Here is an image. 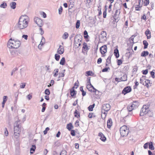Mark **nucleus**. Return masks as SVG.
Here are the masks:
<instances>
[{
    "label": "nucleus",
    "mask_w": 155,
    "mask_h": 155,
    "mask_svg": "<svg viewBox=\"0 0 155 155\" xmlns=\"http://www.w3.org/2000/svg\"><path fill=\"white\" fill-rule=\"evenodd\" d=\"M143 44L144 45L143 48L144 49L147 48L148 45L147 42L146 40H144L143 41Z\"/></svg>",
    "instance_id": "obj_32"
},
{
    "label": "nucleus",
    "mask_w": 155,
    "mask_h": 155,
    "mask_svg": "<svg viewBox=\"0 0 155 155\" xmlns=\"http://www.w3.org/2000/svg\"><path fill=\"white\" fill-rule=\"evenodd\" d=\"M16 3L15 2H13L10 4L11 7L13 9H15L16 7Z\"/></svg>",
    "instance_id": "obj_27"
},
{
    "label": "nucleus",
    "mask_w": 155,
    "mask_h": 155,
    "mask_svg": "<svg viewBox=\"0 0 155 155\" xmlns=\"http://www.w3.org/2000/svg\"><path fill=\"white\" fill-rule=\"evenodd\" d=\"M71 134L72 136H75V130H71Z\"/></svg>",
    "instance_id": "obj_56"
},
{
    "label": "nucleus",
    "mask_w": 155,
    "mask_h": 155,
    "mask_svg": "<svg viewBox=\"0 0 155 155\" xmlns=\"http://www.w3.org/2000/svg\"><path fill=\"white\" fill-rule=\"evenodd\" d=\"M36 147L35 145H33L30 148V153H33L35 151Z\"/></svg>",
    "instance_id": "obj_26"
},
{
    "label": "nucleus",
    "mask_w": 155,
    "mask_h": 155,
    "mask_svg": "<svg viewBox=\"0 0 155 155\" xmlns=\"http://www.w3.org/2000/svg\"><path fill=\"white\" fill-rule=\"evenodd\" d=\"M149 54V52L147 51H142L141 54V56L142 57H145Z\"/></svg>",
    "instance_id": "obj_23"
},
{
    "label": "nucleus",
    "mask_w": 155,
    "mask_h": 155,
    "mask_svg": "<svg viewBox=\"0 0 155 155\" xmlns=\"http://www.w3.org/2000/svg\"><path fill=\"white\" fill-rule=\"evenodd\" d=\"M119 5H120V8L119 9H117V8H116V11L115 12V13L113 17L114 18V19L115 21H117V22L119 20V15L120 13V11H118V10H120V9L121 8V6L120 4H119Z\"/></svg>",
    "instance_id": "obj_6"
},
{
    "label": "nucleus",
    "mask_w": 155,
    "mask_h": 155,
    "mask_svg": "<svg viewBox=\"0 0 155 155\" xmlns=\"http://www.w3.org/2000/svg\"><path fill=\"white\" fill-rule=\"evenodd\" d=\"M89 118H91L93 117H95L96 116L93 113H89L88 116Z\"/></svg>",
    "instance_id": "obj_47"
},
{
    "label": "nucleus",
    "mask_w": 155,
    "mask_h": 155,
    "mask_svg": "<svg viewBox=\"0 0 155 155\" xmlns=\"http://www.w3.org/2000/svg\"><path fill=\"white\" fill-rule=\"evenodd\" d=\"M20 135V133H14V135L15 138L17 140H19V138Z\"/></svg>",
    "instance_id": "obj_30"
},
{
    "label": "nucleus",
    "mask_w": 155,
    "mask_h": 155,
    "mask_svg": "<svg viewBox=\"0 0 155 155\" xmlns=\"http://www.w3.org/2000/svg\"><path fill=\"white\" fill-rule=\"evenodd\" d=\"M64 50L63 46L60 45L59 46V48L58 49L57 53L60 54H63Z\"/></svg>",
    "instance_id": "obj_12"
},
{
    "label": "nucleus",
    "mask_w": 155,
    "mask_h": 155,
    "mask_svg": "<svg viewBox=\"0 0 155 155\" xmlns=\"http://www.w3.org/2000/svg\"><path fill=\"white\" fill-rule=\"evenodd\" d=\"M110 70V68L109 67H106L104 68H103L102 71V72H107L108 70Z\"/></svg>",
    "instance_id": "obj_44"
},
{
    "label": "nucleus",
    "mask_w": 155,
    "mask_h": 155,
    "mask_svg": "<svg viewBox=\"0 0 155 155\" xmlns=\"http://www.w3.org/2000/svg\"><path fill=\"white\" fill-rule=\"evenodd\" d=\"M67 152L65 150H63L61 151L60 155H67Z\"/></svg>",
    "instance_id": "obj_42"
},
{
    "label": "nucleus",
    "mask_w": 155,
    "mask_h": 155,
    "mask_svg": "<svg viewBox=\"0 0 155 155\" xmlns=\"http://www.w3.org/2000/svg\"><path fill=\"white\" fill-rule=\"evenodd\" d=\"M74 87H72L70 90V94L71 97L75 96L77 93V91L74 90Z\"/></svg>",
    "instance_id": "obj_14"
},
{
    "label": "nucleus",
    "mask_w": 155,
    "mask_h": 155,
    "mask_svg": "<svg viewBox=\"0 0 155 155\" xmlns=\"http://www.w3.org/2000/svg\"><path fill=\"white\" fill-rule=\"evenodd\" d=\"M149 148L150 149L153 150L154 149L153 143L152 142H150L149 143Z\"/></svg>",
    "instance_id": "obj_25"
},
{
    "label": "nucleus",
    "mask_w": 155,
    "mask_h": 155,
    "mask_svg": "<svg viewBox=\"0 0 155 155\" xmlns=\"http://www.w3.org/2000/svg\"><path fill=\"white\" fill-rule=\"evenodd\" d=\"M68 34L67 32H65L64 33L63 36V38L65 39H66L68 38Z\"/></svg>",
    "instance_id": "obj_43"
},
{
    "label": "nucleus",
    "mask_w": 155,
    "mask_h": 155,
    "mask_svg": "<svg viewBox=\"0 0 155 155\" xmlns=\"http://www.w3.org/2000/svg\"><path fill=\"white\" fill-rule=\"evenodd\" d=\"M149 107L146 105H144L141 108L140 112V116H143L144 115L150 113Z\"/></svg>",
    "instance_id": "obj_4"
},
{
    "label": "nucleus",
    "mask_w": 155,
    "mask_h": 155,
    "mask_svg": "<svg viewBox=\"0 0 155 155\" xmlns=\"http://www.w3.org/2000/svg\"><path fill=\"white\" fill-rule=\"evenodd\" d=\"M86 74H87V76H92V74H94L93 72L91 71H88L86 72Z\"/></svg>",
    "instance_id": "obj_41"
},
{
    "label": "nucleus",
    "mask_w": 155,
    "mask_h": 155,
    "mask_svg": "<svg viewBox=\"0 0 155 155\" xmlns=\"http://www.w3.org/2000/svg\"><path fill=\"white\" fill-rule=\"evenodd\" d=\"M50 129L48 127H47L45 128V130L43 131L44 134H46L48 132V131Z\"/></svg>",
    "instance_id": "obj_54"
},
{
    "label": "nucleus",
    "mask_w": 155,
    "mask_h": 155,
    "mask_svg": "<svg viewBox=\"0 0 155 155\" xmlns=\"http://www.w3.org/2000/svg\"><path fill=\"white\" fill-rule=\"evenodd\" d=\"M100 139L103 142L105 141L106 140V137L104 135L102 136V137H101L100 138Z\"/></svg>",
    "instance_id": "obj_52"
},
{
    "label": "nucleus",
    "mask_w": 155,
    "mask_h": 155,
    "mask_svg": "<svg viewBox=\"0 0 155 155\" xmlns=\"http://www.w3.org/2000/svg\"><path fill=\"white\" fill-rule=\"evenodd\" d=\"M63 10V8L61 6L60 8L58 9V12L60 15L61 14Z\"/></svg>",
    "instance_id": "obj_59"
},
{
    "label": "nucleus",
    "mask_w": 155,
    "mask_h": 155,
    "mask_svg": "<svg viewBox=\"0 0 155 155\" xmlns=\"http://www.w3.org/2000/svg\"><path fill=\"white\" fill-rule=\"evenodd\" d=\"M120 133L121 136L122 137L127 136L128 134L129 130L126 125L122 126L120 128Z\"/></svg>",
    "instance_id": "obj_3"
},
{
    "label": "nucleus",
    "mask_w": 155,
    "mask_h": 155,
    "mask_svg": "<svg viewBox=\"0 0 155 155\" xmlns=\"http://www.w3.org/2000/svg\"><path fill=\"white\" fill-rule=\"evenodd\" d=\"M82 49H86V50H88L89 49L87 43L86 42H84L83 43Z\"/></svg>",
    "instance_id": "obj_34"
},
{
    "label": "nucleus",
    "mask_w": 155,
    "mask_h": 155,
    "mask_svg": "<svg viewBox=\"0 0 155 155\" xmlns=\"http://www.w3.org/2000/svg\"><path fill=\"white\" fill-rule=\"evenodd\" d=\"M84 37L85 39L88 38L89 36L88 35V33L86 30H85L84 32Z\"/></svg>",
    "instance_id": "obj_36"
},
{
    "label": "nucleus",
    "mask_w": 155,
    "mask_h": 155,
    "mask_svg": "<svg viewBox=\"0 0 155 155\" xmlns=\"http://www.w3.org/2000/svg\"><path fill=\"white\" fill-rule=\"evenodd\" d=\"M45 93L47 95H49L50 94V92L49 89H46L45 91Z\"/></svg>",
    "instance_id": "obj_46"
},
{
    "label": "nucleus",
    "mask_w": 155,
    "mask_h": 155,
    "mask_svg": "<svg viewBox=\"0 0 155 155\" xmlns=\"http://www.w3.org/2000/svg\"><path fill=\"white\" fill-rule=\"evenodd\" d=\"M90 21V22L92 24H94L96 22L95 19L92 17H90L89 18Z\"/></svg>",
    "instance_id": "obj_24"
},
{
    "label": "nucleus",
    "mask_w": 155,
    "mask_h": 155,
    "mask_svg": "<svg viewBox=\"0 0 155 155\" xmlns=\"http://www.w3.org/2000/svg\"><path fill=\"white\" fill-rule=\"evenodd\" d=\"M74 117L77 118H79L80 117V113L77 111V110H75V111L74 113Z\"/></svg>",
    "instance_id": "obj_28"
},
{
    "label": "nucleus",
    "mask_w": 155,
    "mask_h": 155,
    "mask_svg": "<svg viewBox=\"0 0 155 155\" xmlns=\"http://www.w3.org/2000/svg\"><path fill=\"white\" fill-rule=\"evenodd\" d=\"M120 80L121 81H126L127 80V76L126 74L123 75L121 78H120Z\"/></svg>",
    "instance_id": "obj_22"
},
{
    "label": "nucleus",
    "mask_w": 155,
    "mask_h": 155,
    "mask_svg": "<svg viewBox=\"0 0 155 155\" xmlns=\"http://www.w3.org/2000/svg\"><path fill=\"white\" fill-rule=\"evenodd\" d=\"M54 80H51V81H50V84L49 85H48V86L49 87V86H52L53 85V84H54Z\"/></svg>",
    "instance_id": "obj_62"
},
{
    "label": "nucleus",
    "mask_w": 155,
    "mask_h": 155,
    "mask_svg": "<svg viewBox=\"0 0 155 155\" xmlns=\"http://www.w3.org/2000/svg\"><path fill=\"white\" fill-rule=\"evenodd\" d=\"M123 61L121 59H117V64L120 65L122 63Z\"/></svg>",
    "instance_id": "obj_48"
},
{
    "label": "nucleus",
    "mask_w": 155,
    "mask_h": 155,
    "mask_svg": "<svg viewBox=\"0 0 155 155\" xmlns=\"http://www.w3.org/2000/svg\"><path fill=\"white\" fill-rule=\"evenodd\" d=\"M93 92H94L95 95H100L101 93L99 91L96 89L95 88H94V89L93 90Z\"/></svg>",
    "instance_id": "obj_33"
},
{
    "label": "nucleus",
    "mask_w": 155,
    "mask_h": 155,
    "mask_svg": "<svg viewBox=\"0 0 155 155\" xmlns=\"http://www.w3.org/2000/svg\"><path fill=\"white\" fill-rule=\"evenodd\" d=\"M60 56L58 54H55L54 55L55 59L57 61H58L60 58Z\"/></svg>",
    "instance_id": "obj_39"
},
{
    "label": "nucleus",
    "mask_w": 155,
    "mask_h": 155,
    "mask_svg": "<svg viewBox=\"0 0 155 155\" xmlns=\"http://www.w3.org/2000/svg\"><path fill=\"white\" fill-rule=\"evenodd\" d=\"M35 22L40 27H41L43 25L42 20L39 18L37 17L34 19Z\"/></svg>",
    "instance_id": "obj_8"
},
{
    "label": "nucleus",
    "mask_w": 155,
    "mask_h": 155,
    "mask_svg": "<svg viewBox=\"0 0 155 155\" xmlns=\"http://www.w3.org/2000/svg\"><path fill=\"white\" fill-rule=\"evenodd\" d=\"M139 104V103L138 101H133L131 105V107H133L134 109L138 106Z\"/></svg>",
    "instance_id": "obj_13"
},
{
    "label": "nucleus",
    "mask_w": 155,
    "mask_h": 155,
    "mask_svg": "<svg viewBox=\"0 0 155 155\" xmlns=\"http://www.w3.org/2000/svg\"><path fill=\"white\" fill-rule=\"evenodd\" d=\"M132 91V89L130 86H127L125 87L122 90L121 94L125 95L127 93L130 92Z\"/></svg>",
    "instance_id": "obj_7"
},
{
    "label": "nucleus",
    "mask_w": 155,
    "mask_h": 155,
    "mask_svg": "<svg viewBox=\"0 0 155 155\" xmlns=\"http://www.w3.org/2000/svg\"><path fill=\"white\" fill-rule=\"evenodd\" d=\"M21 42L18 40H15L10 38L8 41L7 46L10 48L17 49L21 45Z\"/></svg>",
    "instance_id": "obj_2"
},
{
    "label": "nucleus",
    "mask_w": 155,
    "mask_h": 155,
    "mask_svg": "<svg viewBox=\"0 0 155 155\" xmlns=\"http://www.w3.org/2000/svg\"><path fill=\"white\" fill-rule=\"evenodd\" d=\"M127 109L129 112H131L134 109L133 107H131V105H128L127 107Z\"/></svg>",
    "instance_id": "obj_40"
},
{
    "label": "nucleus",
    "mask_w": 155,
    "mask_h": 155,
    "mask_svg": "<svg viewBox=\"0 0 155 155\" xmlns=\"http://www.w3.org/2000/svg\"><path fill=\"white\" fill-rule=\"evenodd\" d=\"M149 142H147L145 143L143 145V148L145 149H146L148 148V146H149Z\"/></svg>",
    "instance_id": "obj_55"
},
{
    "label": "nucleus",
    "mask_w": 155,
    "mask_h": 155,
    "mask_svg": "<svg viewBox=\"0 0 155 155\" xmlns=\"http://www.w3.org/2000/svg\"><path fill=\"white\" fill-rule=\"evenodd\" d=\"M8 99V97L6 96H4L3 97V101L4 102H6Z\"/></svg>",
    "instance_id": "obj_60"
},
{
    "label": "nucleus",
    "mask_w": 155,
    "mask_h": 155,
    "mask_svg": "<svg viewBox=\"0 0 155 155\" xmlns=\"http://www.w3.org/2000/svg\"><path fill=\"white\" fill-rule=\"evenodd\" d=\"M82 39V36L80 34H77L76 35L74 38V42L75 43L78 44L81 42Z\"/></svg>",
    "instance_id": "obj_9"
},
{
    "label": "nucleus",
    "mask_w": 155,
    "mask_h": 155,
    "mask_svg": "<svg viewBox=\"0 0 155 155\" xmlns=\"http://www.w3.org/2000/svg\"><path fill=\"white\" fill-rule=\"evenodd\" d=\"M66 128L69 131H70L74 127L71 123H69L67 124Z\"/></svg>",
    "instance_id": "obj_20"
},
{
    "label": "nucleus",
    "mask_w": 155,
    "mask_h": 155,
    "mask_svg": "<svg viewBox=\"0 0 155 155\" xmlns=\"http://www.w3.org/2000/svg\"><path fill=\"white\" fill-rule=\"evenodd\" d=\"M79 121L78 120H77L74 124L75 125V127H78L79 126Z\"/></svg>",
    "instance_id": "obj_57"
},
{
    "label": "nucleus",
    "mask_w": 155,
    "mask_h": 155,
    "mask_svg": "<svg viewBox=\"0 0 155 155\" xmlns=\"http://www.w3.org/2000/svg\"><path fill=\"white\" fill-rule=\"evenodd\" d=\"M107 13H106V9H105L104 11L103 12V16L104 18H105L106 17Z\"/></svg>",
    "instance_id": "obj_64"
},
{
    "label": "nucleus",
    "mask_w": 155,
    "mask_h": 155,
    "mask_svg": "<svg viewBox=\"0 0 155 155\" xmlns=\"http://www.w3.org/2000/svg\"><path fill=\"white\" fill-rule=\"evenodd\" d=\"M87 89L91 92H93V90L94 89V87L91 84H87L86 86Z\"/></svg>",
    "instance_id": "obj_15"
},
{
    "label": "nucleus",
    "mask_w": 155,
    "mask_h": 155,
    "mask_svg": "<svg viewBox=\"0 0 155 155\" xmlns=\"http://www.w3.org/2000/svg\"><path fill=\"white\" fill-rule=\"evenodd\" d=\"M14 133H20L21 132V127H14Z\"/></svg>",
    "instance_id": "obj_21"
},
{
    "label": "nucleus",
    "mask_w": 155,
    "mask_h": 155,
    "mask_svg": "<svg viewBox=\"0 0 155 155\" xmlns=\"http://www.w3.org/2000/svg\"><path fill=\"white\" fill-rule=\"evenodd\" d=\"M21 124V123L20 120H18L15 122L14 125V127H21V126L20 125Z\"/></svg>",
    "instance_id": "obj_17"
},
{
    "label": "nucleus",
    "mask_w": 155,
    "mask_h": 155,
    "mask_svg": "<svg viewBox=\"0 0 155 155\" xmlns=\"http://www.w3.org/2000/svg\"><path fill=\"white\" fill-rule=\"evenodd\" d=\"M28 20H27L21 16L19 18L17 24V28L20 30L23 29L28 26Z\"/></svg>",
    "instance_id": "obj_1"
},
{
    "label": "nucleus",
    "mask_w": 155,
    "mask_h": 155,
    "mask_svg": "<svg viewBox=\"0 0 155 155\" xmlns=\"http://www.w3.org/2000/svg\"><path fill=\"white\" fill-rule=\"evenodd\" d=\"M21 85H20V88H24L25 86V83H21Z\"/></svg>",
    "instance_id": "obj_61"
},
{
    "label": "nucleus",
    "mask_w": 155,
    "mask_h": 155,
    "mask_svg": "<svg viewBox=\"0 0 155 155\" xmlns=\"http://www.w3.org/2000/svg\"><path fill=\"white\" fill-rule=\"evenodd\" d=\"M114 54L116 58H117L119 57V50L117 48H115L114 51Z\"/></svg>",
    "instance_id": "obj_19"
},
{
    "label": "nucleus",
    "mask_w": 155,
    "mask_h": 155,
    "mask_svg": "<svg viewBox=\"0 0 155 155\" xmlns=\"http://www.w3.org/2000/svg\"><path fill=\"white\" fill-rule=\"evenodd\" d=\"M102 61V59L101 58H99L97 61V63L98 64H100L101 63Z\"/></svg>",
    "instance_id": "obj_63"
},
{
    "label": "nucleus",
    "mask_w": 155,
    "mask_h": 155,
    "mask_svg": "<svg viewBox=\"0 0 155 155\" xmlns=\"http://www.w3.org/2000/svg\"><path fill=\"white\" fill-rule=\"evenodd\" d=\"M140 5L139 4L138 5H137L135 6V9L136 11H140V9H139L140 8H141L142 6H140Z\"/></svg>",
    "instance_id": "obj_45"
},
{
    "label": "nucleus",
    "mask_w": 155,
    "mask_h": 155,
    "mask_svg": "<svg viewBox=\"0 0 155 155\" xmlns=\"http://www.w3.org/2000/svg\"><path fill=\"white\" fill-rule=\"evenodd\" d=\"M65 63V58L64 57H63L61 59V60L60 61V64L61 65H64Z\"/></svg>",
    "instance_id": "obj_29"
},
{
    "label": "nucleus",
    "mask_w": 155,
    "mask_h": 155,
    "mask_svg": "<svg viewBox=\"0 0 155 155\" xmlns=\"http://www.w3.org/2000/svg\"><path fill=\"white\" fill-rule=\"evenodd\" d=\"M4 134L6 136H8V132L7 130V128L5 127V130L4 132Z\"/></svg>",
    "instance_id": "obj_49"
},
{
    "label": "nucleus",
    "mask_w": 155,
    "mask_h": 155,
    "mask_svg": "<svg viewBox=\"0 0 155 155\" xmlns=\"http://www.w3.org/2000/svg\"><path fill=\"white\" fill-rule=\"evenodd\" d=\"M107 127L110 128L112 125V120L111 118H109L107 122Z\"/></svg>",
    "instance_id": "obj_18"
},
{
    "label": "nucleus",
    "mask_w": 155,
    "mask_h": 155,
    "mask_svg": "<svg viewBox=\"0 0 155 155\" xmlns=\"http://www.w3.org/2000/svg\"><path fill=\"white\" fill-rule=\"evenodd\" d=\"M95 106V104H93L92 105H90L88 107V110L90 111H91L93 110V109L94 108Z\"/></svg>",
    "instance_id": "obj_31"
},
{
    "label": "nucleus",
    "mask_w": 155,
    "mask_h": 155,
    "mask_svg": "<svg viewBox=\"0 0 155 155\" xmlns=\"http://www.w3.org/2000/svg\"><path fill=\"white\" fill-rule=\"evenodd\" d=\"M149 3V0H145L144 2V3L145 4V6H147Z\"/></svg>",
    "instance_id": "obj_58"
},
{
    "label": "nucleus",
    "mask_w": 155,
    "mask_h": 155,
    "mask_svg": "<svg viewBox=\"0 0 155 155\" xmlns=\"http://www.w3.org/2000/svg\"><path fill=\"white\" fill-rule=\"evenodd\" d=\"M154 70H153L152 71L150 72V74L151 75L152 77L154 78H155V73L153 71Z\"/></svg>",
    "instance_id": "obj_51"
},
{
    "label": "nucleus",
    "mask_w": 155,
    "mask_h": 155,
    "mask_svg": "<svg viewBox=\"0 0 155 155\" xmlns=\"http://www.w3.org/2000/svg\"><path fill=\"white\" fill-rule=\"evenodd\" d=\"M107 46L106 45L102 46L100 48V52L102 54H104L107 51Z\"/></svg>",
    "instance_id": "obj_11"
},
{
    "label": "nucleus",
    "mask_w": 155,
    "mask_h": 155,
    "mask_svg": "<svg viewBox=\"0 0 155 155\" xmlns=\"http://www.w3.org/2000/svg\"><path fill=\"white\" fill-rule=\"evenodd\" d=\"M110 109V104H104L103 105L102 109L104 111L107 112Z\"/></svg>",
    "instance_id": "obj_10"
},
{
    "label": "nucleus",
    "mask_w": 155,
    "mask_h": 155,
    "mask_svg": "<svg viewBox=\"0 0 155 155\" xmlns=\"http://www.w3.org/2000/svg\"><path fill=\"white\" fill-rule=\"evenodd\" d=\"M142 72L143 74L146 75L148 73V70L147 69L143 70V71H142Z\"/></svg>",
    "instance_id": "obj_53"
},
{
    "label": "nucleus",
    "mask_w": 155,
    "mask_h": 155,
    "mask_svg": "<svg viewBox=\"0 0 155 155\" xmlns=\"http://www.w3.org/2000/svg\"><path fill=\"white\" fill-rule=\"evenodd\" d=\"M145 81H144L145 83V86H146L147 87H149L148 84H150V81L149 79H145Z\"/></svg>",
    "instance_id": "obj_35"
},
{
    "label": "nucleus",
    "mask_w": 155,
    "mask_h": 155,
    "mask_svg": "<svg viewBox=\"0 0 155 155\" xmlns=\"http://www.w3.org/2000/svg\"><path fill=\"white\" fill-rule=\"evenodd\" d=\"M80 24V20H77L76 24V28L78 29L79 28Z\"/></svg>",
    "instance_id": "obj_37"
},
{
    "label": "nucleus",
    "mask_w": 155,
    "mask_h": 155,
    "mask_svg": "<svg viewBox=\"0 0 155 155\" xmlns=\"http://www.w3.org/2000/svg\"><path fill=\"white\" fill-rule=\"evenodd\" d=\"M145 79H143L142 78H140V83L142 84L143 85H144V82L145 81Z\"/></svg>",
    "instance_id": "obj_50"
},
{
    "label": "nucleus",
    "mask_w": 155,
    "mask_h": 155,
    "mask_svg": "<svg viewBox=\"0 0 155 155\" xmlns=\"http://www.w3.org/2000/svg\"><path fill=\"white\" fill-rule=\"evenodd\" d=\"M7 6V4L5 2H3L2 4L0 5V7L2 8H5Z\"/></svg>",
    "instance_id": "obj_38"
},
{
    "label": "nucleus",
    "mask_w": 155,
    "mask_h": 155,
    "mask_svg": "<svg viewBox=\"0 0 155 155\" xmlns=\"http://www.w3.org/2000/svg\"><path fill=\"white\" fill-rule=\"evenodd\" d=\"M107 33L105 31H102L99 36V41L101 42L105 41L107 40Z\"/></svg>",
    "instance_id": "obj_5"
},
{
    "label": "nucleus",
    "mask_w": 155,
    "mask_h": 155,
    "mask_svg": "<svg viewBox=\"0 0 155 155\" xmlns=\"http://www.w3.org/2000/svg\"><path fill=\"white\" fill-rule=\"evenodd\" d=\"M145 33L146 35L147 36V39L151 38V32L149 29H147L145 31Z\"/></svg>",
    "instance_id": "obj_16"
}]
</instances>
